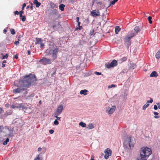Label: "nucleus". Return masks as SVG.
Listing matches in <instances>:
<instances>
[{
	"mask_svg": "<svg viewBox=\"0 0 160 160\" xmlns=\"http://www.w3.org/2000/svg\"><path fill=\"white\" fill-rule=\"evenodd\" d=\"M152 153L151 149L147 147L142 148L140 151V156L141 159L146 160L149 155Z\"/></svg>",
	"mask_w": 160,
	"mask_h": 160,
	"instance_id": "f257e3e1",
	"label": "nucleus"
},
{
	"mask_svg": "<svg viewBox=\"0 0 160 160\" xmlns=\"http://www.w3.org/2000/svg\"><path fill=\"white\" fill-rule=\"evenodd\" d=\"M35 78V76L31 74L26 76L23 78L22 85L24 87H28Z\"/></svg>",
	"mask_w": 160,
	"mask_h": 160,
	"instance_id": "f03ea898",
	"label": "nucleus"
},
{
	"mask_svg": "<svg viewBox=\"0 0 160 160\" xmlns=\"http://www.w3.org/2000/svg\"><path fill=\"white\" fill-rule=\"evenodd\" d=\"M134 139L131 136H128L123 142V145L128 148L129 147L130 148L134 147Z\"/></svg>",
	"mask_w": 160,
	"mask_h": 160,
	"instance_id": "7ed1b4c3",
	"label": "nucleus"
},
{
	"mask_svg": "<svg viewBox=\"0 0 160 160\" xmlns=\"http://www.w3.org/2000/svg\"><path fill=\"white\" fill-rule=\"evenodd\" d=\"M58 52V48H55L52 50H50L48 49L46 50V53L48 52V54H52V57L53 59L55 60L57 58V55Z\"/></svg>",
	"mask_w": 160,
	"mask_h": 160,
	"instance_id": "20e7f679",
	"label": "nucleus"
},
{
	"mask_svg": "<svg viewBox=\"0 0 160 160\" xmlns=\"http://www.w3.org/2000/svg\"><path fill=\"white\" fill-rule=\"evenodd\" d=\"M116 109V107L113 105L110 108V107H107L106 108L105 112L108 113L109 116H111L114 112Z\"/></svg>",
	"mask_w": 160,
	"mask_h": 160,
	"instance_id": "39448f33",
	"label": "nucleus"
},
{
	"mask_svg": "<svg viewBox=\"0 0 160 160\" xmlns=\"http://www.w3.org/2000/svg\"><path fill=\"white\" fill-rule=\"evenodd\" d=\"M39 62L45 65L48 64H50L52 62V60L45 57H43L42 59L39 60Z\"/></svg>",
	"mask_w": 160,
	"mask_h": 160,
	"instance_id": "423d86ee",
	"label": "nucleus"
},
{
	"mask_svg": "<svg viewBox=\"0 0 160 160\" xmlns=\"http://www.w3.org/2000/svg\"><path fill=\"white\" fill-rule=\"evenodd\" d=\"M112 151L109 148H107L104 150V158L106 159H107L109 158V157L111 156L112 154Z\"/></svg>",
	"mask_w": 160,
	"mask_h": 160,
	"instance_id": "0eeeda50",
	"label": "nucleus"
},
{
	"mask_svg": "<svg viewBox=\"0 0 160 160\" xmlns=\"http://www.w3.org/2000/svg\"><path fill=\"white\" fill-rule=\"evenodd\" d=\"M62 110L63 106L62 105H60L58 107L57 110L54 113H56L57 115H59L62 113Z\"/></svg>",
	"mask_w": 160,
	"mask_h": 160,
	"instance_id": "6e6552de",
	"label": "nucleus"
},
{
	"mask_svg": "<svg viewBox=\"0 0 160 160\" xmlns=\"http://www.w3.org/2000/svg\"><path fill=\"white\" fill-rule=\"evenodd\" d=\"M131 39V38L129 36V35H128L125 36L124 39V41L126 44L129 46L131 44V41H130Z\"/></svg>",
	"mask_w": 160,
	"mask_h": 160,
	"instance_id": "1a4fd4ad",
	"label": "nucleus"
},
{
	"mask_svg": "<svg viewBox=\"0 0 160 160\" xmlns=\"http://www.w3.org/2000/svg\"><path fill=\"white\" fill-rule=\"evenodd\" d=\"M117 64V62L116 60H113L110 63L108 64L107 65V67L108 68H110L111 67H115Z\"/></svg>",
	"mask_w": 160,
	"mask_h": 160,
	"instance_id": "9d476101",
	"label": "nucleus"
},
{
	"mask_svg": "<svg viewBox=\"0 0 160 160\" xmlns=\"http://www.w3.org/2000/svg\"><path fill=\"white\" fill-rule=\"evenodd\" d=\"M91 14L93 17L99 16L100 15V13L99 12L98 10L97 9L92 11L91 12Z\"/></svg>",
	"mask_w": 160,
	"mask_h": 160,
	"instance_id": "9b49d317",
	"label": "nucleus"
},
{
	"mask_svg": "<svg viewBox=\"0 0 160 160\" xmlns=\"http://www.w3.org/2000/svg\"><path fill=\"white\" fill-rule=\"evenodd\" d=\"M25 89L22 87L18 88L17 89H14L13 90V92L15 93H20V92L24 91Z\"/></svg>",
	"mask_w": 160,
	"mask_h": 160,
	"instance_id": "f8f14e48",
	"label": "nucleus"
},
{
	"mask_svg": "<svg viewBox=\"0 0 160 160\" xmlns=\"http://www.w3.org/2000/svg\"><path fill=\"white\" fill-rule=\"evenodd\" d=\"M7 129L9 132L8 137H12L14 136V133L13 132V128L10 129L8 128H7Z\"/></svg>",
	"mask_w": 160,
	"mask_h": 160,
	"instance_id": "ddd939ff",
	"label": "nucleus"
},
{
	"mask_svg": "<svg viewBox=\"0 0 160 160\" xmlns=\"http://www.w3.org/2000/svg\"><path fill=\"white\" fill-rule=\"evenodd\" d=\"M16 107L17 108H20L22 109L24 111L26 110L27 107L23 103L18 104Z\"/></svg>",
	"mask_w": 160,
	"mask_h": 160,
	"instance_id": "4468645a",
	"label": "nucleus"
},
{
	"mask_svg": "<svg viewBox=\"0 0 160 160\" xmlns=\"http://www.w3.org/2000/svg\"><path fill=\"white\" fill-rule=\"evenodd\" d=\"M43 159L42 153L40 152L37 155L34 160H42Z\"/></svg>",
	"mask_w": 160,
	"mask_h": 160,
	"instance_id": "2eb2a0df",
	"label": "nucleus"
},
{
	"mask_svg": "<svg viewBox=\"0 0 160 160\" xmlns=\"http://www.w3.org/2000/svg\"><path fill=\"white\" fill-rule=\"evenodd\" d=\"M94 125L92 123H89L88 125L87 128L88 129H92L94 128Z\"/></svg>",
	"mask_w": 160,
	"mask_h": 160,
	"instance_id": "dca6fc26",
	"label": "nucleus"
},
{
	"mask_svg": "<svg viewBox=\"0 0 160 160\" xmlns=\"http://www.w3.org/2000/svg\"><path fill=\"white\" fill-rule=\"evenodd\" d=\"M42 150V154L45 153L46 151V148L45 147H43L42 148L40 147H39L38 149V152H39L41 151Z\"/></svg>",
	"mask_w": 160,
	"mask_h": 160,
	"instance_id": "f3484780",
	"label": "nucleus"
},
{
	"mask_svg": "<svg viewBox=\"0 0 160 160\" xmlns=\"http://www.w3.org/2000/svg\"><path fill=\"white\" fill-rule=\"evenodd\" d=\"M157 76H158V74L155 71H153L150 75V77H156Z\"/></svg>",
	"mask_w": 160,
	"mask_h": 160,
	"instance_id": "a211bd4d",
	"label": "nucleus"
},
{
	"mask_svg": "<svg viewBox=\"0 0 160 160\" xmlns=\"http://www.w3.org/2000/svg\"><path fill=\"white\" fill-rule=\"evenodd\" d=\"M136 67V65L134 63H130V64L129 68L130 69H134Z\"/></svg>",
	"mask_w": 160,
	"mask_h": 160,
	"instance_id": "6ab92c4d",
	"label": "nucleus"
},
{
	"mask_svg": "<svg viewBox=\"0 0 160 160\" xmlns=\"http://www.w3.org/2000/svg\"><path fill=\"white\" fill-rule=\"evenodd\" d=\"M33 3L36 5V7L37 8L39 7L41 5V3L38 2L37 0H35L33 2Z\"/></svg>",
	"mask_w": 160,
	"mask_h": 160,
	"instance_id": "aec40b11",
	"label": "nucleus"
},
{
	"mask_svg": "<svg viewBox=\"0 0 160 160\" xmlns=\"http://www.w3.org/2000/svg\"><path fill=\"white\" fill-rule=\"evenodd\" d=\"M65 7V5L63 4H61L59 6V9L61 11H63L64 10Z\"/></svg>",
	"mask_w": 160,
	"mask_h": 160,
	"instance_id": "412c9836",
	"label": "nucleus"
},
{
	"mask_svg": "<svg viewBox=\"0 0 160 160\" xmlns=\"http://www.w3.org/2000/svg\"><path fill=\"white\" fill-rule=\"evenodd\" d=\"M88 91L86 89H84L83 90H81L80 91V94L81 95H86L87 94V92Z\"/></svg>",
	"mask_w": 160,
	"mask_h": 160,
	"instance_id": "4be33fe9",
	"label": "nucleus"
},
{
	"mask_svg": "<svg viewBox=\"0 0 160 160\" xmlns=\"http://www.w3.org/2000/svg\"><path fill=\"white\" fill-rule=\"evenodd\" d=\"M95 2L100 5H101L102 4V2L100 1V0H93V5Z\"/></svg>",
	"mask_w": 160,
	"mask_h": 160,
	"instance_id": "5701e85b",
	"label": "nucleus"
},
{
	"mask_svg": "<svg viewBox=\"0 0 160 160\" xmlns=\"http://www.w3.org/2000/svg\"><path fill=\"white\" fill-rule=\"evenodd\" d=\"M121 29L120 28L119 26H116L115 28V32L117 34H118Z\"/></svg>",
	"mask_w": 160,
	"mask_h": 160,
	"instance_id": "b1692460",
	"label": "nucleus"
},
{
	"mask_svg": "<svg viewBox=\"0 0 160 160\" xmlns=\"http://www.w3.org/2000/svg\"><path fill=\"white\" fill-rule=\"evenodd\" d=\"M134 30L135 32V33L137 34V33L140 31V28L136 26L135 27Z\"/></svg>",
	"mask_w": 160,
	"mask_h": 160,
	"instance_id": "393cba45",
	"label": "nucleus"
},
{
	"mask_svg": "<svg viewBox=\"0 0 160 160\" xmlns=\"http://www.w3.org/2000/svg\"><path fill=\"white\" fill-rule=\"evenodd\" d=\"M79 125L82 128H85L86 126V124L82 122H80L79 123Z\"/></svg>",
	"mask_w": 160,
	"mask_h": 160,
	"instance_id": "a878e982",
	"label": "nucleus"
},
{
	"mask_svg": "<svg viewBox=\"0 0 160 160\" xmlns=\"http://www.w3.org/2000/svg\"><path fill=\"white\" fill-rule=\"evenodd\" d=\"M129 35V36L130 38H132L133 37H134L137 34L136 33H134L133 32H131L129 34H128Z\"/></svg>",
	"mask_w": 160,
	"mask_h": 160,
	"instance_id": "bb28decb",
	"label": "nucleus"
},
{
	"mask_svg": "<svg viewBox=\"0 0 160 160\" xmlns=\"http://www.w3.org/2000/svg\"><path fill=\"white\" fill-rule=\"evenodd\" d=\"M156 58H160V50L157 52L155 55Z\"/></svg>",
	"mask_w": 160,
	"mask_h": 160,
	"instance_id": "cd10ccee",
	"label": "nucleus"
},
{
	"mask_svg": "<svg viewBox=\"0 0 160 160\" xmlns=\"http://www.w3.org/2000/svg\"><path fill=\"white\" fill-rule=\"evenodd\" d=\"M128 71V70L127 69H124L122 70V71L121 72V73L122 74H123L126 73Z\"/></svg>",
	"mask_w": 160,
	"mask_h": 160,
	"instance_id": "c85d7f7f",
	"label": "nucleus"
},
{
	"mask_svg": "<svg viewBox=\"0 0 160 160\" xmlns=\"http://www.w3.org/2000/svg\"><path fill=\"white\" fill-rule=\"evenodd\" d=\"M9 139L8 138H7L5 141L3 142V144L4 145L7 144V142H9Z\"/></svg>",
	"mask_w": 160,
	"mask_h": 160,
	"instance_id": "c756f323",
	"label": "nucleus"
},
{
	"mask_svg": "<svg viewBox=\"0 0 160 160\" xmlns=\"http://www.w3.org/2000/svg\"><path fill=\"white\" fill-rule=\"evenodd\" d=\"M149 104H148L147 105H144L143 106L142 109L143 110H145L146 108H148L149 106Z\"/></svg>",
	"mask_w": 160,
	"mask_h": 160,
	"instance_id": "7c9ffc66",
	"label": "nucleus"
},
{
	"mask_svg": "<svg viewBox=\"0 0 160 160\" xmlns=\"http://www.w3.org/2000/svg\"><path fill=\"white\" fill-rule=\"evenodd\" d=\"M10 31L11 32V33L12 35H14L15 33V30L13 29H11L10 30Z\"/></svg>",
	"mask_w": 160,
	"mask_h": 160,
	"instance_id": "2f4dec72",
	"label": "nucleus"
},
{
	"mask_svg": "<svg viewBox=\"0 0 160 160\" xmlns=\"http://www.w3.org/2000/svg\"><path fill=\"white\" fill-rule=\"evenodd\" d=\"M148 19L149 21V23L150 24H151L152 22V21L151 20V19H152V17H151V16H149L148 17Z\"/></svg>",
	"mask_w": 160,
	"mask_h": 160,
	"instance_id": "473e14b6",
	"label": "nucleus"
},
{
	"mask_svg": "<svg viewBox=\"0 0 160 160\" xmlns=\"http://www.w3.org/2000/svg\"><path fill=\"white\" fill-rule=\"evenodd\" d=\"M54 124L55 125H57L59 124V122L57 119H55L54 122Z\"/></svg>",
	"mask_w": 160,
	"mask_h": 160,
	"instance_id": "72a5a7b5",
	"label": "nucleus"
},
{
	"mask_svg": "<svg viewBox=\"0 0 160 160\" xmlns=\"http://www.w3.org/2000/svg\"><path fill=\"white\" fill-rule=\"evenodd\" d=\"M37 40V43L38 44L41 43L42 42V40L40 38H38Z\"/></svg>",
	"mask_w": 160,
	"mask_h": 160,
	"instance_id": "f704fd0d",
	"label": "nucleus"
},
{
	"mask_svg": "<svg viewBox=\"0 0 160 160\" xmlns=\"http://www.w3.org/2000/svg\"><path fill=\"white\" fill-rule=\"evenodd\" d=\"M54 114L55 117L57 118V120H60V118H61L60 117H58V116L59 115H57L56 113H54Z\"/></svg>",
	"mask_w": 160,
	"mask_h": 160,
	"instance_id": "c9c22d12",
	"label": "nucleus"
},
{
	"mask_svg": "<svg viewBox=\"0 0 160 160\" xmlns=\"http://www.w3.org/2000/svg\"><path fill=\"white\" fill-rule=\"evenodd\" d=\"M118 0H114L111 2V4L114 5Z\"/></svg>",
	"mask_w": 160,
	"mask_h": 160,
	"instance_id": "e433bc0d",
	"label": "nucleus"
},
{
	"mask_svg": "<svg viewBox=\"0 0 160 160\" xmlns=\"http://www.w3.org/2000/svg\"><path fill=\"white\" fill-rule=\"evenodd\" d=\"M39 44H40V48H42L44 46V44L42 42Z\"/></svg>",
	"mask_w": 160,
	"mask_h": 160,
	"instance_id": "4c0bfd02",
	"label": "nucleus"
},
{
	"mask_svg": "<svg viewBox=\"0 0 160 160\" xmlns=\"http://www.w3.org/2000/svg\"><path fill=\"white\" fill-rule=\"evenodd\" d=\"M115 87V85L114 84H112L111 85H109L108 86V88H113Z\"/></svg>",
	"mask_w": 160,
	"mask_h": 160,
	"instance_id": "58836bf2",
	"label": "nucleus"
},
{
	"mask_svg": "<svg viewBox=\"0 0 160 160\" xmlns=\"http://www.w3.org/2000/svg\"><path fill=\"white\" fill-rule=\"evenodd\" d=\"M8 54H6L2 57V59H4L5 58H7L8 57Z\"/></svg>",
	"mask_w": 160,
	"mask_h": 160,
	"instance_id": "ea45409f",
	"label": "nucleus"
},
{
	"mask_svg": "<svg viewBox=\"0 0 160 160\" xmlns=\"http://www.w3.org/2000/svg\"><path fill=\"white\" fill-rule=\"evenodd\" d=\"M95 74L97 75H99L101 74V73L97 72H94Z\"/></svg>",
	"mask_w": 160,
	"mask_h": 160,
	"instance_id": "a19ab883",
	"label": "nucleus"
},
{
	"mask_svg": "<svg viewBox=\"0 0 160 160\" xmlns=\"http://www.w3.org/2000/svg\"><path fill=\"white\" fill-rule=\"evenodd\" d=\"M26 17L25 16H23L22 18V20L23 22H24L25 21Z\"/></svg>",
	"mask_w": 160,
	"mask_h": 160,
	"instance_id": "79ce46f5",
	"label": "nucleus"
},
{
	"mask_svg": "<svg viewBox=\"0 0 160 160\" xmlns=\"http://www.w3.org/2000/svg\"><path fill=\"white\" fill-rule=\"evenodd\" d=\"M26 4L25 3H24L23 4L22 6V10H24V8L25 7H26Z\"/></svg>",
	"mask_w": 160,
	"mask_h": 160,
	"instance_id": "37998d69",
	"label": "nucleus"
},
{
	"mask_svg": "<svg viewBox=\"0 0 160 160\" xmlns=\"http://www.w3.org/2000/svg\"><path fill=\"white\" fill-rule=\"evenodd\" d=\"M54 132V131L52 129L50 130L49 131V132L51 134L53 133Z\"/></svg>",
	"mask_w": 160,
	"mask_h": 160,
	"instance_id": "c03bdc74",
	"label": "nucleus"
},
{
	"mask_svg": "<svg viewBox=\"0 0 160 160\" xmlns=\"http://www.w3.org/2000/svg\"><path fill=\"white\" fill-rule=\"evenodd\" d=\"M79 26V28H77L75 29L76 30H78V29H79V30H81L82 29V26Z\"/></svg>",
	"mask_w": 160,
	"mask_h": 160,
	"instance_id": "a18cd8bd",
	"label": "nucleus"
},
{
	"mask_svg": "<svg viewBox=\"0 0 160 160\" xmlns=\"http://www.w3.org/2000/svg\"><path fill=\"white\" fill-rule=\"evenodd\" d=\"M154 109L155 110H157L158 109V107L156 105H154Z\"/></svg>",
	"mask_w": 160,
	"mask_h": 160,
	"instance_id": "49530a36",
	"label": "nucleus"
},
{
	"mask_svg": "<svg viewBox=\"0 0 160 160\" xmlns=\"http://www.w3.org/2000/svg\"><path fill=\"white\" fill-rule=\"evenodd\" d=\"M19 43L18 41H16L15 42H14L15 44L16 45H18L19 44Z\"/></svg>",
	"mask_w": 160,
	"mask_h": 160,
	"instance_id": "de8ad7c7",
	"label": "nucleus"
},
{
	"mask_svg": "<svg viewBox=\"0 0 160 160\" xmlns=\"http://www.w3.org/2000/svg\"><path fill=\"white\" fill-rule=\"evenodd\" d=\"M127 58H126V57H124V58H122V60L123 61H126V60H127Z\"/></svg>",
	"mask_w": 160,
	"mask_h": 160,
	"instance_id": "09e8293b",
	"label": "nucleus"
},
{
	"mask_svg": "<svg viewBox=\"0 0 160 160\" xmlns=\"http://www.w3.org/2000/svg\"><path fill=\"white\" fill-rule=\"evenodd\" d=\"M17 105H15V106L14 105H12L11 106V107L12 108H17V107H16L17 106Z\"/></svg>",
	"mask_w": 160,
	"mask_h": 160,
	"instance_id": "8fccbe9b",
	"label": "nucleus"
},
{
	"mask_svg": "<svg viewBox=\"0 0 160 160\" xmlns=\"http://www.w3.org/2000/svg\"><path fill=\"white\" fill-rule=\"evenodd\" d=\"M34 96V94H31L29 96V98L33 97ZM29 97H28L27 98H28Z\"/></svg>",
	"mask_w": 160,
	"mask_h": 160,
	"instance_id": "3c124183",
	"label": "nucleus"
},
{
	"mask_svg": "<svg viewBox=\"0 0 160 160\" xmlns=\"http://www.w3.org/2000/svg\"><path fill=\"white\" fill-rule=\"evenodd\" d=\"M153 102V99L152 98H151L150 99V100L149 101V102L150 103H152Z\"/></svg>",
	"mask_w": 160,
	"mask_h": 160,
	"instance_id": "603ef678",
	"label": "nucleus"
},
{
	"mask_svg": "<svg viewBox=\"0 0 160 160\" xmlns=\"http://www.w3.org/2000/svg\"><path fill=\"white\" fill-rule=\"evenodd\" d=\"M14 14L16 15H18L19 14V12L18 11H16L14 12Z\"/></svg>",
	"mask_w": 160,
	"mask_h": 160,
	"instance_id": "864d4df0",
	"label": "nucleus"
},
{
	"mask_svg": "<svg viewBox=\"0 0 160 160\" xmlns=\"http://www.w3.org/2000/svg\"><path fill=\"white\" fill-rule=\"evenodd\" d=\"M159 117H160L159 116H158V115L157 116V115L155 116H154V118H159Z\"/></svg>",
	"mask_w": 160,
	"mask_h": 160,
	"instance_id": "5fc2aeb1",
	"label": "nucleus"
},
{
	"mask_svg": "<svg viewBox=\"0 0 160 160\" xmlns=\"http://www.w3.org/2000/svg\"><path fill=\"white\" fill-rule=\"evenodd\" d=\"M153 114L155 115H158V113L157 112H153Z\"/></svg>",
	"mask_w": 160,
	"mask_h": 160,
	"instance_id": "6e6d98bb",
	"label": "nucleus"
},
{
	"mask_svg": "<svg viewBox=\"0 0 160 160\" xmlns=\"http://www.w3.org/2000/svg\"><path fill=\"white\" fill-rule=\"evenodd\" d=\"M91 159L90 160H94V156L93 155H92L91 156Z\"/></svg>",
	"mask_w": 160,
	"mask_h": 160,
	"instance_id": "4d7b16f0",
	"label": "nucleus"
},
{
	"mask_svg": "<svg viewBox=\"0 0 160 160\" xmlns=\"http://www.w3.org/2000/svg\"><path fill=\"white\" fill-rule=\"evenodd\" d=\"M31 5H32L30 6V8L31 10H32L33 9V6H32L33 4L32 3H31Z\"/></svg>",
	"mask_w": 160,
	"mask_h": 160,
	"instance_id": "13d9d810",
	"label": "nucleus"
},
{
	"mask_svg": "<svg viewBox=\"0 0 160 160\" xmlns=\"http://www.w3.org/2000/svg\"><path fill=\"white\" fill-rule=\"evenodd\" d=\"M79 18L78 17H77L76 18V21H77V22H79Z\"/></svg>",
	"mask_w": 160,
	"mask_h": 160,
	"instance_id": "bf43d9fd",
	"label": "nucleus"
},
{
	"mask_svg": "<svg viewBox=\"0 0 160 160\" xmlns=\"http://www.w3.org/2000/svg\"><path fill=\"white\" fill-rule=\"evenodd\" d=\"M53 13H54L55 14L56 13H57V11L56 10H54L53 11Z\"/></svg>",
	"mask_w": 160,
	"mask_h": 160,
	"instance_id": "052dcab7",
	"label": "nucleus"
},
{
	"mask_svg": "<svg viewBox=\"0 0 160 160\" xmlns=\"http://www.w3.org/2000/svg\"><path fill=\"white\" fill-rule=\"evenodd\" d=\"M23 12H23V10H22L20 12H19V13H20V14H23Z\"/></svg>",
	"mask_w": 160,
	"mask_h": 160,
	"instance_id": "680f3d73",
	"label": "nucleus"
},
{
	"mask_svg": "<svg viewBox=\"0 0 160 160\" xmlns=\"http://www.w3.org/2000/svg\"><path fill=\"white\" fill-rule=\"evenodd\" d=\"M157 104L158 106V108L159 109H160V105L158 103H157Z\"/></svg>",
	"mask_w": 160,
	"mask_h": 160,
	"instance_id": "e2e57ef3",
	"label": "nucleus"
},
{
	"mask_svg": "<svg viewBox=\"0 0 160 160\" xmlns=\"http://www.w3.org/2000/svg\"><path fill=\"white\" fill-rule=\"evenodd\" d=\"M14 58L16 59H17L18 58V56L17 55H16L14 56Z\"/></svg>",
	"mask_w": 160,
	"mask_h": 160,
	"instance_id": "0e129e2a",
	"label": "nucleus"
},
{
	"mask_svg": "<svg viewBox=\"0 0 160 160\" xmlns=\"http://www.w3.org/2000/svg\"><path fill=\"white\" fill-rule=\"evenodd\" d=\"M3 32L4 33H6V32H7V30L6 29H4V30H3Z\"/></svg>",
	"mask_w": 160,
	"mask_h": 160,
	"instance_id": "69168bd1",
	"label": "nucleus"
},
{
	"mask_svg": "<svg viewBox=\"0 0 160 160\" xmlns=\"http://www.w3.org/2000/svg\"><path fill=\"white\" fill-rule=\"evenodd\" d=\"M27 52H28V55H30V53H31V52H30V51H29V50H28L27 51Z\"/></svg>",
	"mask_w": 160,
	"mask_h": 160,
	"instance_id": "338daca9",
	"label": "nucleus"
},
{
	"mask_svg": "<svg viewBox=\"0 0 160 160\" xmlns=\"http://www.w3.org/2000/svg\"><path fill=\"white\" fill-rule=\"evenodd\" d=\"M5 64L3 63H2V68L4 67H5Z\"/></svg>",
	"mask_w": 160,
	"mask_h": 160,
	"instance_id": "774afa93",
	"label": "nucleus"
}]
</instances>
